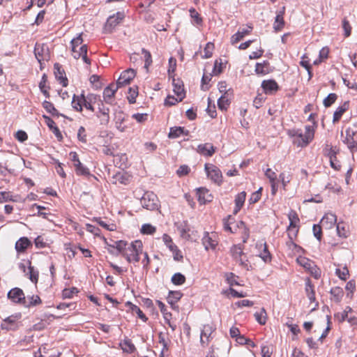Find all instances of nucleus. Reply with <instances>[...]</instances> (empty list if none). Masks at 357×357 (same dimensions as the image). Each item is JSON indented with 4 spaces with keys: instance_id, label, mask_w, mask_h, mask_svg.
I'll return each mask as SVG.
<instances>
[{
    "instance_id": "obj_63",
    "label": "nucleus",
    "mask_w": 357,
    "mask_h": 357,
    "mask_svg": "<svg viewBox=\"0 0 357 357\" xmlns=\"http://www.w3.org/2000/svg\"><path fill=\"white\" fill-rule=\"evenodd\" d=\"M337 231L340 237L346 238L349 234V230L344 223L339 222L337 225Z\"/></svg>"
},
{
    "instance_id": "obj_3",
    "label": "nucleus",
    "mask_w": 357,
    "mask_h": 357,
    "mask_svg": "<svg viewBox=\"0 0 357 357\" xmlns=\"http://www.w3.org/2000/svg\"><path fill=\"white\" fill-rule=\"evenodd\" d=\"M96 100L97 96L96 94L89 93L85 96L84 91H82L80 95H73L71 105L73 108L78 112H82L84 107L87 110L94 112L93 104Z\"/></svg>"
},
{
    "instance_id": "obj_32",
    "label": "nucleus",
    "mask_w": 357,
    "mask_h": 357,
    "mask_svg": "<svg viewBox=\"0 0 357 357\" xmlns=\"http://www.w3.org/2000/svg\"><path fill=\"white\" fill-rule=\"evenodd\" d=\"M126 306L128 307V311L131 312L132 314H137L138 317L143 321H146L148 319L144 312L140 308L136 305L132 304L131 302L128 301L126 303Z\"/></svg>"
},
{
    "instance_id": "obj_6",
    "label": "nucleus",
    "mask_w": 357,
    "mask_h": 357,
    "mask_svg": "<svg viewBox=\"0 0 357 357\" xmlns=\"http://www.w3.org/2000/svg\"><path fill=\"white\" fill-rule=\"evenodd\" d=\"M204 170L208 179L218 186L222 185L223 183L222 174L217 166L212 163H206Z\"/></svg>"
},
{
    "instance_id": "obj_60",
    "label": "nucleus",
    "mask_w": 357,
    "mask_h": 357,
    "mask_svg": "<svg viewBox=\"0 0 357 357\" xmlns=\"http://www.w3.org/2000/svg\"><path fill=\"white\" fill-rule=\"evenodd\" d=\"M156 231V227L151 224H144L140 229V231L143 234L151 235L153 234Z\"/></svg>"
},
{
    "instance_id": "obj_15",
    "label": "nucleus",
    "mask_w": 357,
    "mask_h": 357,
    "mask_svg": "<svg viewBox=\"0 0 357 357\" xmlns=\"http://www.w3.org/2000/svg\"><path fill=\"white\" fill-rule=\"evenodd\" d=\"M255 248L257 250V255L264 262H270L271 261V255L268 250V246L265 241H260L257 242Z\"/></svg>"
},
{
    "instance_id": "obj_44",
    "label": "nucleus",
    "mask_w": 357,
    "mask_h": 357,
    "mask_svg": "<svg viewBox=\"0 0 357 357\" xmlns=\"http://www.w3.org/2000/svg\"><path fill=\"white\" fill-rule=\"evenodd\" d=\"M230 103L231 101L228 98L227 94L222 95L218 100V108L222 111H227L229 107Z\"/></svg>"
},
{
    "instance_id": "obj_49",
    "label": "nucleus",
    "mask_w": 357,
    "mask_h": 357,
    "mask_svg": "<svg viewBox=\"0 0 357 357\" xmlns=\"http://www.w3.org/2000/svg\"><path fill=\"white\" fill-rule=\"evenodd\" d=\"M43 107L51 115L54 116H59V113L58 110L55 108V107L51 102L45 100L43 102Z\"/></svg>"
},
{
    "instance_id": "obj_47",
    "label": "nucleus",
    "mask_w": 357,
    "mask_h": 357,
    "mask_svg": "<svg viewBox=\"0 0 357 357\" xmlns=\"http://www.w3.org/2000/svg\"><path fill=\"white\" fill-rule=\"evenodd\" d=\"M183 294L179 291H170L167 296V302L173 305L182 297Z\"/></svg>"
},
{
    "instance_id": "obj_12",
    "label": "nucleus",
    "mask_w": 357,
    "mask_h": 357,
    "mask_svg": "<svg viewBox=\"0 0 357 357\" xmlns=\"http://www.w3.org/2000/svg\"><path fill=\"white\" fill-rule=\"evenodd\" d=\"M114 121L116 128L120 132H126L132 126L126 118V114L122 111L116 113Z\"/></svg>"
},
{
    "instance_id": "obj_28",
    "label": "nucleus",
    "mask_w": 357,
    "mask_h": 357,
    "mask_svg": "<svg viewBox=\"0 0 357 357\" xmlns=\"http://www.w3.org/2000/svg\"><path fill=\"white\" fill-rule=\"evenodd\" d=\"M349 102L346 101L340 105L333 114V123H337L342 118V115L349 109Z\"/></svg>"
},
{
    "instance_id": "obj_33",
    "label": "nucleus",
    "mask_w": 357,
    "mask_h": 357,
    "mask_svg": "<svg viewBox=\"0 0 357 357\" xmlns=\"http://www.w3.org/2000/svg\"><path fill=\"white\" fill-rule=\"evenodd\" d=\"M189 133V131L188 130H185L183 127L176 126L170 128L168 137L170 139H175L181 137V135L188 136Z\"/></svg>"
},
{
    "instance_id": "obj_51",
    "label": "nucleus",
    "mask_w": 357,
    "mask_h": 357,
    "mask_svg": "<svg viewBox=\"0 0 357 357\" xmlns=\"http://www.w3.org/2000/svg\"><path fill=\"white\" fill-rule=\"evenodd\" d=\"M185 281L186 278L185 275L181 273H174L171 278V282L174 285H182L185 282Z\"/></svg>"
},
{
    "instance_id": "obj_64",
    "label": "nucleus",
    "mask_w": 357,
    "mask_h": 357,
    "mask_svg": "<svg viewBox=\"0 0 357 357\" xmlns=\"http://www.w3.org/2000/svg\"><path fill=\"white\" fill-rule=\"evenodd\" d=\"M78 290L76 287H72L69 289H64L62 291L63 298H71L74 294H77Z\"/></svg>"
},
{
    "instance_id": "obj_25",
    "label": "nucleus",
    "mask_w": 357,
    "mask_h": 357,
    "mask_svg": "<svg viewBox=\"0 0 357 357\" xmlns=\"http://www.w3.org/2000/svg\"><path fill=\"white\" fill-rule=\"evenodd\" d=\"M252 29H253V26L252 25H248L247 29H243L242 30H238L235 34H234L231 37V45H235V44L238 43L245 36L250 34Z\"/></svg>"
},
{
    "instance_id": "obj_30",
    "label": "nucleus",
    "mask_w": 357,
    "mask_h": 357,
    "mask_svg": "<svg viewBox=\"0 0 357 357\" xmlns=\"http://www.w3.org/2000/svg\"><path fill=\"white\" fill-rule=\"evenodd\" d=\"M8 298L15 303H21L22 302V290L15 287L10 290L8 293Z\"/></svg>"
},
{
    "instance_id": "obj_61",
    "label": "nucleus",
    "mask_w": 357,
    "mask_h": 357,
    "mask_svg": "<svg viewBox=\"0 0 357 357\" xmlns=\"http://www.w3.org/2000/svg\"><path fill=\"white\" fill-rule=\"evenodd\" d=\"M337 96L335 93H331L324 100L323 103L326 107H331L337 100Z\"/></svg>"
},
{
    "instance_id": "obj_24",
    "label": "nucleus",
    "mask_w": 357,
    "mask_h": 357,
    "mask_svg": "<svg viewBox=\"0 0 357 357\" xmlns=\"http://www.w3.org/2000/svg\"><path fill=\"white\" fill-rule=\"evenodd\" d=\"M172 85L174 93L179 98L180 100H183L185 96L183 81L180 79L174 78L172 80Z\"/></svg>"
},
{
    "instance_id": "obj_31",
    "label": "nucleus",
    "mask_w": 357,
    "mask_h": 357,
    "mask_svg": "<svg viewBox=\"0 0 357 357\" xmlns=\"http://www.w3.org/2000/svg\"><path fill=\"white\" fill-rule=\"evenodd\" d=\"M236 227L238 230L237 232L241 234L243 243H245L250 237V229L243 221H239L237 222Z\"/></svg>"
},
{
    "instance_id": "obj_20",
    "label": "nucleus",
    "mask_w": 357,
    "mask_h": 357,
    "mask_svg": "<svg viewBox=\"0 0 357 357\" xmlns=\"http://www.w3.org/2000/svg\"><path fill=\"white\" fill-rule=\"evenodd\" d=\"M196 195L197 200L200 204H205L207 202H211L213 200V196L209 192V190L204 187L199 188L196 190Z\"/></svg>"
},
{
    "instance_id": "obj_46",
    "label": "nucleus",
    "mask_w": 357,
    "mask_h": 357,
    "mask_svg": "<svg viewBox=\"0 0 357 357\" xmlns=\"http://www.w3.org/2000/svg\"><path fill=\"white\" fill-rule=\"evenodd\" d=\"M256 321L261 325H265L268 316L266 310L263 307L259 312H256L254 314Z\"/></svg>"
},
{
    "instance_id": "obj_23",
    "label": "nucleus",
    "mask_w": 357,
    "mask_h": 357,
    "mask_svg": "<svg viewBox=\"0 0 357 357\" xmlns=\"http://www.w3.org/2000/svg\"><path fill=\"white\" fill-rule=\"evenodd\" d=\"M285 13V7H282L281 10L277 13L273 23V29L275 32H279L283 29L285 25L284 15Z\"/></svg>"
},
{
    "instance_id": "obj_34",
    "label": "nucleus",
    "mask_w": 357,
    "mask_h": 357,
    "mask_svg": "<svg viewBox=\"0 0 357 357\" xmlns=\"http://www.w3.org/2000/svg\"><path fill=\"white\" fill-rule=\"evenodd\" d=\"M34 243L37 248H45L50 247L52 243V241L49 239L45 235H40L35 238Z\"/></svg>"
},
{
    "instance_id": "obj_62",
    "label": "nucleus",
    "mask_w": 357,
    "mask_h": 357,
    "mask_svg": "<svg viewBox=\"0 0 357 357\" xmlns=\"http://www.w3.org/2000/svg\"><path fill=\"white\" fill-rule=\"evenodd\" d=\"M345 289L348 291L347 296L352 298L354 291H356V282L354 280H351L347 282Z\"/></svg>"
},
{
    "instance_id": "obj_42",
    "label": "nucleus",
    "mask_w": 357,
    "mask_h": 357,
    "mask_svg": "<svg viewBox=\"0 0 357 357\" xmlns=\"http://www.w3.org/2000/svg\"><path fill=\"white\" fill-rule=\"evenodd\" d=\"M336 222V216L333 213H326L321 220V224L323 226L331 227Z\"/></svg>"
},
{
    "instance_id": "obj_40",
    "label": "nucleus",
    "mask_w": 357,
    "mask_h": 357,
    "mask_svg": "<svg viewBox=\"0 0 357 357\" xmlns=\"http://www.w3.org/2000/svg\"><path fill=\"white\" fill-rule=\"evenodd\" d=\"M120 347L122 349V350L128 354H132L135 350V346L132 342L131 340L130 339H124L122 342L120 343Z\"/></svg>"
},
{
    "instance_id": "obj_16",
    "label": "nucleus",
    "mask_w": 357,
    "mask_h": 357,
    "mask_svg": "<svg viewBox=\"0 0 357 357\" xmlns=\"http://www.w3.org/2000/svg\"><path fill=\"white\" fill-rule=\"evenodd\" d=\"M261 86L263 91L267 95H273L280 89L278 84L274 79L264 80Z\"/></svg>"
},
{
    "instance_id": "obj_5",
    "label": "nucleus",
    "mask_w": 357,
    "mask_h": 357,
    "mask_svg": "<svg viewBox=\"0 0 357 357\" xmlns=\"http://www.w3.org/2000/svg\"><path fill=\"white\" fill-rule=\"evenodd\" d=\"M230 255L233 260L238 264L242 268L248 271L250 267V261L247 255L243 252V245L241 244L234 245L229 250Z\"/></svg>"
},
{
    "instance_id": "obj_18",
    "label": "nucleus",
    "mask_w": 357,
    "mask_h": 357,
    "mask_svg": "<svg viewBox=\"0 0 357 357\" xmlns=\"http://www.w3.org/2000/svg\"><path fill=\"white\" fill-rule=\"evenodd\" d=\"M96 116L100 119L101 125H107L110 119L109 109L101 102V104L99 105L98 110L96 112Z\"/></svg>"
},
{
    "instance_id": "obj_59",
    "label": "nucleus",
    "mask_w": 357,
    "mask_h": 357,
    "mask_svg": "<svg viewBox=\"0 0 357 357\" xmlns=\"http://www.w3.org/2000/svg\"><path fill=\"white\" fill-rule=\"evenodd\" d=\"M214 44L211 42H208L206 43L204 52V54L202 56L203 59H208L211 58L213 55V52L214 50Z\"/></svg>"
},
{
    "instance_id": "obj_21",
    "label": "nucleus",
    "mask_w": 357,
    "mask_h": 357,
    "mask_svg": "<svg viewBox=\"0 0 357 357\" xmlns=\"http://www.w3.org/2000/svg\"><path fill=\"white\" fill-rule=\"evenodd\" d=\"M132 175L128 172H119L113 176V183L128 185L132 181Z\"/></svg>"
},
{
    "instance_id": "obj_10",
    "label": "nucleus",
    "mask_w": 357,
    "mask_h": 357,
    "mask_svg": "<svg viewBox=\"0 0 357 357\" xmlns=\"http://www.w3.org/2000/svg\"><path fill=\"white\" fill-rule=\"evenodd\" d=\"M124 13L122 12H117L116 14L110 16L106 23L105 24L103 30L105 33H112L116 27L122 22L124 19Z\"/></svg>"
},
{
    "instance_id": "obj_8",
    "label": "nucleus",
    "mask_w": 357,
    "mask_h": 357,
    "mask_svg": "<svg viewBox=\"0 0 357 357\" xmlns=\"http://www.w3.org/2000/svg\"><path fill=\"white\" fill-rule=\"evenodd\" d=\"M141 204L142 206L148 210H158L160 207V201L155 194L152 192H146L144 194Z\"/></svg>"
},
{
    "instance_id": "obj_2",
    "label": "nucleus",
    "mask_w": 357,
    "mask_h": 357,
    "mask_svg": "<svg viewBox=\"0 0 357 357\" xmlns=\"http://www.w3.org/2000/svg\"><path fill=\"white\" fill-rule=\"evenodd\" d=\"M315 128L312 126H305V132L300 129H291L287 131V135L292 138L293 144L297 147L305 148L314 139Z\"/></svg>"
},
{
    "instance_id": "obj_9",
    "label": "nucleus",
    "mask_w": 357,
    "mask_h": 357,
    "mask_svg": "<svg viewBox=\"0 0 357 357\" xmlns=\"http://www.w3.org/2000/svg\"><path fill=\"white\" fill-rule=\"evenodd\" d=\"M34 54L40 65V69H42L43 63L48 61L50 59L49 48L44 43H36L34 48Z\"/></svg>"
},
{
    "instance_id": "obj_41",
    "label": "nucleus",
    "mask_w": 357,
    "mask_h": 357,
    "mask_svg": "<svg viewBox=\"0 0 357 357\" xmlns=\"http://www.w3.org/2000/svg\"><path fill=\"white\" fill-rule=\"evenodd\" d=\"M41 303L42 301L38 295L28 296L26 301H25V297L24 296V305L26 307L36 306Z\"/></svg>"
},
{
    "instance_id": "obj_43",
    "label": "nucleus",
    "mask_w": 357,
    "mask_h": 357,
    "mask_svg": "<svg viewBox=\"0 0 357 357\" xmlns=\"http://www.w3.org/2000/svg\"><path fill=\"white\" fill-rule=\"evenodd\" d=\"M75 171L78 176H89L90 175L89 169L85 167L80 160L74 164Z\"/></svg>"
},
{
    "instance_id": "obj_58",
    "label": "nucleus",
    "mask_w": 357,
    "mask_h": 357,
    "mask_svg": "<svg viewBox=\"0 0 357 357\" xmlns=\"http://www.w3.org/2000/svg\"><path fill=\"white\" fill-rule=\"evenodd\" d=\"M233 220H234V218H232L230 215L227 219H224V220H223L224 229L227 231H229L230 233H236L237 229H233L231 227V225H232L234 223Z\"/></svg>"
},
{
    "instance_id": "obj_56",
    "label": "nucleus",
    "mask_w": 357,
    "mask_h": 357,
    "mask_svg": "<svg viewBox=\"0 0 357 357\" xmlns=\"http://www.w3.org/2000/svg\"><path fill=\"white\" fill-rule=\"evenodd\" d=\"M300 65L307 70L310 77H312V71H311L312 66L310 63V60H309L308 57L305 54H304L301 57V60L300 61Z\"/></svg>"
},
{
    "instance_id": "obj_11",
    "label": "nucleus",
    "mask_w": 357,
    "mask_h": 357,
    "mask_svg": "<svg viewBox=\"0 0 357 357\" xmlns=\"http://www.w3.org/2000/svg\"><path fill=\"white\" fill-rule=\"evenodd\" d=\"M202 241V244L206 250H215L218 244V235L214 232L209 233L208 231H205Z\"/></svg>"
},
{
    "instance_id": "obj_38",
    "label": "nucleus",
    "mask_w": 357,
    "mask_h": 357,
    "mask_svg": "<svg viewBox=\"0 0 357 357\" xmlns=\"http://www.w3.org/2000/svg\"><path fill=\"white\" fill-rule=\"evenodd\" d=\"M39 88L45 98H49L50 97L49 93L50 87L47 84V76L45 74H43L42 76L41 80L39 83Z\"/></svg>"
},
{
    "instance_id": "obj_57",
    "label": "nucleus",
    "mask_w": 357,
    "mask_h": 357,
    "mask_svg": "<svg viewBox=\"0 0 357 357\" xmlns=\"http://www.w3.org/2000/svg\"><path fill=\"white\" fill-rule=\"evenodd\" d=\"M138 95V88L137 86L130 87L128 90V102L131 104H133L136 102V98Z\"/></svg>"
},
{
    "instance_id": "obj_52",
    "label": "nucleus",
    "mask_w": 357,
    "mask_h": 357,
    "mask_svg": "<svg viewBox=\"0 0 357 357\" xmlns=\"http://www.w3.org/2000/svg\"><path fill=\"white\" fill-rule=\"evenodd\" d=\"M157 305L159 307L160 312L163 314V317L165 320H171L172 319V313L168 312L167 307L165 305L160 301H157Z\"/></svg>"
},
{
    "instance_id": "obj_54",
    "label": "nucleus",
    "mask_w": 357,
    "mask_h": 357,
    "mask_svg": "<svg viewBox=\"0 0 357 357\" xmlns=\"http://www.w3.org/2000/svg\"><path fill=\"white\" fill-rule=\"evenodd\" d=\"M342 29L344 31V37L348 38L349 36H351L352 27H351V25L350 24L349 21L347 20V17H344L342 20Z\"/></svg>"
},
{
    "instance_id": "obj_36",
    "label": "nucleus",
    "mask_w": 357,
    "mask_h": 357,
    "mask_svg": "<svg viewBox=\"0 0 357 357\" xmlns=\"http://www.w3.org/2000/svg\"><path fill=\"white\" fill-rule=\"evenodd\" d=\"M246 198L245 192L243 191L239 192L235 197V208L234 209V213L236 214L243 206Z\"/></svg>"
},
{
    "instance_id": "obj_7",
    "label": "nucleus",
    "mask_w": 357,
    "mask_h": 357,
    "mask_svg": "<svg viewBox=\"0 0 357 357\" xmlns=\"http://www.w3.org/2000/svg\"><path fill=\"white\" fill-rule=\"evenodd\" d=\"M296 261L300 266H303L306 271H307L314 278L319 279L321 277V269L313 261L305 257L300 256L297 257Z\"/></svg>"
},
{
    "instance_id": "obj_13",
    "label": "nucleus",
    "mask_w": 357,
    "mask_h": 357,
    "mask_svg": "<svg viewBox=\"0 0 357 357\" xmlns=\"http://www.w3.org/2000/svg\"><path fill=\"white\" fill-rule=\"evenodd\" d=\"M136 72L132 68L127 69L121 73L116 84L119 87H123L130 84L135 78Z\"/></svg>"
},
{
    "instance_id": "obj_14",
    "label": "nucleus",
    "mask_w": 357,
    "mask_h": 357,
    "mask_svg": "<svg viewBox=\"0 0 357 357\" xmlns=\"http://www.w3.org/2000/svg\"><path fill=\"white\" fill-rule=\"evenodd\" d=\"M119 87L115 83H111L103 91V100L109 105L115 102V94Z\"/></svg>"
},
{
    "instance_id": "obj_55",
    "label": "nucleus",
    "mask_w": 357,
    "mask_h": 357,
    "mask_svg": "<svg viewBox=\"0 0 357 357\" xmlns=\"http://www.w3.org/2000/svg\"><path fill=\"white\" fill-rule=\"evenodd\" d=\"M286 245L289 250H291L294 253L298 254L303 252V248L295 243V240L289 239Z\"/></svg>"
},
{
    "instance_id": "obj_4",
    "label": "nucleus",
    "mask_w": 357,
    "mask_h": 357,
    "mask_svg": "<svg viewBox=\"0 0 357 357\" xmlns=\"http://www.w3.org/2000/svg\"><path fill=\"white\" fill-rule=\"evenodd\" d=\"M82 33L79 34L70 41L71 54L75 59H82L83 61L90 66L91 59L87 56L88 47L83 43Z\"/></svg>"
},
{
    "instance_id": "obj_50",
    "label": "nucleus",
    "mask_w": 357,
    "mask_h": 357,
    "mask_svg": "<svg viewBox=\"0 0 357 357\" xmlns=\"http://www.w3.org/2000/svg\"><path fill=\"white\" fill-rule=\"evenodd\" d=\"M26 275L33 283L35 284L38 283L39 274L38 271L36 270L33 266L29 265Z\"/></svg>"
},
{
    "instance_id": "obj_1",
    "label": "nucleus",
    "mask_w": 357,
    "mask_h": 357,
    "mask_svg": "<svg viewBox=\"0 0 357 357\" xmlns=\"http://www.w3.org/2000/svg\"><path fill=\"white\" fill-rule=\"evenodd\" d=\"M104 243L111 248H115L118 252L128 263H137L140 260V255L143 253V243L140 240H135L131 243L126 241H116L113 245L109 244L107 240L104 236L102 237Z\"/></svg>"
},
{
    "instance_id": "obj_17",
    "label": "nucleus",
    "mask_w": 357,
    "mask_h": 357,
    "mask_svg": "<svg viewBox=\"0 0 357 357\" xmlns=\"http://www.w3.org/2000/svg\"><path fill=\"white\" fill-rule=\"evenodd\" d=\"M54 75L57 81L62 85V86L66 87L68 84V80L61 65L56 63L54 65Z\"/></svg>"
},
{
    "instance_id": "obj_19",
    "label": "nucleus",
    "mask_w": 357,
    "mask_h": 357,
    "mask_svg": "<svg viewBox=\"0 0 357 357\" xmlns=\"http://www.w3.org/2000/svg\"><path fill=\"white\" fill-rule=\"evenodd\" d=\"M265 176L269 180L271 187V194L275 195L278 190V180L276 173L271 168L265 171Z\"/></svg>"
},
{
    "instance_id": "obj_35",
    "label": "nucleus",
    "mask_w": 357,
    "mask_h": 357,
    "mask_svg": "<svg viewBox=\"0 0 357 357\" xmlns=\"http://www.w3.org/2000/svg\"><path fill=\"white\" fill-rule=\"evenodd\" d=\"M305 293L307 296L311 303L314 302L316 300L315 297V291L314 287L312 283V281L310 278H307L305 280Z\"/></svg>"
},
{
    "instance_id": "obj_29",
    "label": "nucleus",
    "mask_w": 357,
    "mask_h": 357,
    "mask_svg": "<svg viewBox=\"0 0 357 357\" xmlns=\"http://www.w3.org/2000/svg\"><path fill=\"white\" fill-rule=\"evenodd\" d=\"M213 328L210 324H206L203 326L201 333L200 341L203 346L207 345L209 342V338L213 332Z\"/></svg>"
},
{
    "instance_id": "obj_39",
    "label": "nucleus",
    "mask_w": 357,
    "mask_h": 357,
    "mask_svg": "<svg viewBox=\"0 0 357 357\" xmlns=\"http://www.w3.org/2000/svg\"><path fill=\"white\" fill-rule=\"evenodd\" d=\"M270 64L268 61L257 63L255 66V72L258 75H265L270 72Z\"/></svg>"
},
{
    "instance_id": "obj_53",
    "label": "nucleus",
    "mask_w": 357,
    "mask_h": 357,
    "mask_svg": "<svg viewBox=\"0 0 357 357\" xmlns=\"http://www.w3.org/2000/svg\"><path fill=\"white\" fill-rule=\"evenodd\" d=\"M93 221L96 222L100 226L108 231H115L116 226L114 224L108 225L101 220L100 218H93Z\"/></svg>"
},
{
    "instance_id": "obj_26",
    "label": "nucleus",
    "mask_w": 357,
    "mask_h": 357,
    "mask_svg": "<svg viewBox=\"0 0 357 357\" xmlns=\"http://www.w3.org/2000/svg\"><path fill=\"white\" fill-rule=\"evenodd\" d=\"M21 318V313L13 314L3 320L1 324V328L6 330H14L15 328V322Z\"/></svg>"
},
{
    "instance_id": "obj_27",
    "label": "nucleus",
    "mask_w": 357,
    "mask_h": 357,
    "mask_svg": "<svg viewBox=\"0 0 357 357\" xmlns=\"http://www.w3.org/2000/svg\"><path fill=\"white\" fill-rule=\"evenodd\" d=\"M197 151L202 155L211 157L215 152V148L210 143L201 144L198 145Z\"/></svg>"
},
{
    "instance_id": "obj_22",
    "label": "nucleus",
    "mask_w": 357,
    "mask_h": 357,
    "mask_svg": "<svg viewBox=\"0 0 357 357\" xmlns=\"http://www.w3.org/2000/svg\"><path fill=\"white\" fill-rule=\"evenodd\" d=\"M344 142L351 152L357 151V139L355 138V133L353 130H346V137Z\"/></svg>"
},
{
    "instance_id": "obj_48",
    "label": "nucleus",
    "mask_w": 357,
    "mask_h": 357,
    "mask_svg": "<svg viewBox=\"0 0 357 357\" xmlns=\"http://www.w3.org/2000/svg\"><path fill=\"white\" fill-rule=\"evenodd\" d=\"M335 275L342 280L346 281L349 277V271L347 266L335 269Z\"/></svg>"
},
{
    "instance_id": "obj_37",
    "label": "nucleus",
    "mask_w": 357,
    "mask_h": 357,
    "mask_svg": "<svg viewBox=\"0 0 357 357\" xmlns=\"http://www.w3.org/2000/svg\"><path fill=\"white\" fill-rule=\"evenodd\" d=\"M176 227H177V230L180 234V236L183 238H185V239L190 238L189 231H190V229L186 222L178 223Z\"/></svg>"
},
{
    "instance_id": "obj_45",
    "label": "nucleus",
    "mask_w": 357,
    "mask_h": 357,
    "mask_svg": "<svg viewBox=\"0 0 357 357\" xmlns=\"http://www.w3.org/2000/svg\"><path fill=\"white\" fill-rule=\"evenodd\" d=\"M334 301L339 303L341 301L344 291L342 288L340 287H334L331 289L330 291Z\"/></svg>"
}]
</instances>
